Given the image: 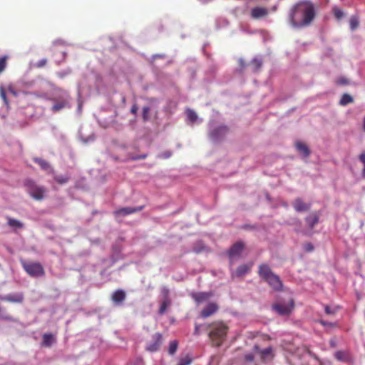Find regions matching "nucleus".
I'll return each instance as SVG.
<instances>
[{
    "label": "nucleus",
    "mask_w": 365,
    "mask_h": 365,
    "mask_svg": "<svg viewBox=\"0 0 365 365\" xmlns=\"http://www.w3.org/2000/svg\"><path fill=\"white\" fill-rule=\"evenodd\" d=\"M316 16L315 8L310 1H301L295 4L289 12V21L294 27L309 25Z\"/></svg>",
    "instance_id": "f257e3e1"
},
{
    "label": "nucleus",
    "mask_w": 365,
    "mask_h": 365,
    "mask_svg": "<svg viewBox=\"0 0 365 365\" xmlns=\"http://www.w3.org/2000/svg\"><path fill=\"white\" fill-rule=\"evenodd\" d=\"M207 329L212 344L217 347L220 346L226 339L228 327L222 322H214L207 325Z\"/></svg>",
    "instance_id": "f03ea898"
},
{
    "label": "nucleus",
    "mask_w": 365,
    "mask_h": 365,
    "mask_svg": "<svg viewBox=\"0 0 365 365\" xmlns=\"http://www.w3.org/2000/svg\"><path fill=\"white\" fill-rule=\"evenodd\" d=\"M259 276L265 281L269 286L274 291L279 292L283 289V283L279 277L274 274L270 267L266 264L259 266Z\"/></svg>",
    "instance_id": "7ed1b4c3"
},
{
    "label": "nucleus",
    "mask_w": 365,
    "mask_h": 365,
    "mask_svg": "<svg viewBox=\"0 0 365 365\" xmlns=\"http://www.w3.org/2000/svg\"><path fill=\"white\" fill-rule=\"evenodd\" d=\"M24 185L28 193L34 199L41 200L45 197L47 192V190L45 187L38 185L31 179H26L24 182Z\"/></svg>",
    "instance_id": "20e7f679"
},
{
    "label": "nucleus",
    "mask_w": 365,
    "mask_h": 365,
    "mask_svg": "<svg viewBox=\"0 0 365 365\" xmlns=\"http://www.w3.org/2000/svg\"><path fill=\"white\" fill-rule=\"evenodd\" d=\"M21 264L25 272L32 277H42L45 274L44 269L39 262L22 261Z\"/></svg>",
    "instance_id": "39448f33"
},
{
    "label": "nucleus",
    "mask_w": 365,
    "mask_h": 365,
    "mask_svg": "<svg viewBox=\"0 0 365 365\" xmlns=\"http://www.w3.org/2000/svg\"><path fill=\"white\" fill-rule=\"evenodd\" d=\"M70 96L68 93H65L63 96L53 98L52 101L55 103L51 107V110L53 113H57L63 109L71 108L70 104Z\"/></svg>",
    "instance_id": "423d86ee"
},
{
    "label": "nucleus",
    "mask_w": 365,
    "mask_h": 365,
    "mask_svg": "<svg viewBox=\"0 0 365 365\" xmlns=\"http://www.w3.org/2000/svg\"><path fill=\"white\" fill-rule=\"evenodd\" d=\"M294 307V302L292 299L289 300L287 304L276 303L272 305V309L279 315H289Z\"/></svg>",
    "instance_id": "0eeeda50"
},
{
    "label": "nucleus",
    "mask_w": 365,
    "mask_h": 365,
    "mask_svg": "<svg viewBox=\"0 0 365 365\" xmlns=\"http://www.w3.org/2000/svg\"><path fill=\"white\" fill-rule=\"evenodd\" d=\"M227 133V127L225 125H221L210 130L209 133V137L212 141L218 142L222 140Z\"/></svg>",
    "instance_id": "6e6552de"
},
{
    "label": "nucleus",
    "mask_w": 365,
    "mask_h": 365,
    "mask_svg": "<svg viewBox=\"0 0 365 365\" xmlns=\"http://www.w3.org/2000/svg\"><path fill=\"white\" fill-rule=\"evenodd\" d=\"M244 248L245 244L241 241L237 242L232 245L227 252L231 263L233 262L235 259L240 257Z\"/></svg>",
    "instance_id": "1a4fd4ad"
},
{
    "label": "nucleus",
    "mask_w": 365,
    "mask_h": 365,
    "mask_svg": "<svg viewBox=\"0 0 365 365\" xmlns=\"http://www.w3.org/2000/svg\"><path fill=\"white\" fill-rule=\"evenodd\" d=\"M152 340L146 346V350L148 351L154 352L158 350L162 344L163 336L160 333H155L152 336Z\"/></svg>",
    "instance_id": "9d476101"
},
{
    "label": "nucleus",
    "mask_w": 365,
    "mask_h": 365,
    "mask_svg": "<svg viewBox=\"0 0 365 365\" xmlns=\"http://www.w3.org/2000/svg\"><path fill=\"white\" fill-rule=\"evenodd\" d=\"M253 267V262L240 264L235 272L231 273L232 277H242L248 274Z\"/></svg>",
    "instance_id": "9b49d317"
},
{
    "label": "nucleus",
    "mask_w": 365,
    "mask_h": 365,
    "mask_svg": "<svg viewBox=\"0 0 365 365\" xmlns=\"http://www.w3.org/2000/svg\"><path fill=\"white\" fill-rule=\"evenodd\" d=\"M269 11L265 7L256 6L251 9L250 16L253 19H259L266 17Z\"/></svg>",
    "instance_id": "f8f14e48"
},
{
    "label": "nucleus",
    "mask_w": 365,
    "mask_h": 365,
    "mask_svg": "<svg viewBox=\"0 0 365 365\" xmlns=\"http://www.w3.org/2000/svg\"><path fill=\"white\" fill-rule=\"evenodd\" d=\"M144 206H139L136 207H123L120 209H118L114 212V215L115 216H126L133 213H135L136 212H139L143 209Z\"/></svg>",
    "instance_id": "ddd939ff"
},
{
    "label": "nucleus",
    "mask_w": 365,
    "mask_h": 365,
    "mask_svg": "<svg viewBox=\"0 0 365 365\" xmlns=\"http://www.w3.org/2000/svg\"><path fill=\"white\" fill-rule=\"evenodd\" d=\"M218 309V306L216 303H209L200 312V316L202 318H207L215 314Z\"/></svg>",
    "instance_id": "4468645a"
},
{
    "label": "nucleus",
    "mask_w": 365,
    "mask_h": 365,
    "mask_svg": "<svg viewBox=\"0 0 365 365\" xmlns=\"http://www.w3.org/2000/svg\"><path fill=\"white\" fill-rule=\"evenodd\" d=\"M254 349L255 351L260 355L261 359L263 361L267 360L268 358L272 359L274 356L273 351L271 347H268L264 349H260L258 346L255 345Z\"/></svg>",
    "instance_id": "2eb2a0df"
},
{
    "label": "nucleus",
    "mask_w": 365,
    "mask_h": 365,
    "mask_svg": "<svg viewBox=\"0 0 365 365\" xmlns=\"http://www.w3.org/2000/svg\"><path fill=\"white\" fill-rule=\"evenodd\" d=\"M1 300L13 303H21L24 300V294L21 292L9 294L3 297Z\"/></svg>",
    "instance_id": "dca6fc26"
},
{
    "label": "nucleus",
    "mask_w": 365,
    "mask_h": 365,
    "mask_svg": "<svg viewBox=\"0 0 365 365\" xmlns=\"http://www.w3.org/2000/svg\"><path fill=\"white\" fill-rule=\"evenodd\" d=\"M209 292H194L191 294L192 298L198 304L208 300L212 297Z\"/></svg>",
    "instance_id": "f3484780"
},
{
    "label": "nucleus",
    "mask_w": 365,
    "mask_h": 365,
    "mask_svg": "<svg viewBox=\"0 0 365 365\" xmlns=\"http://www.w3.org/2000/svg\"><path fill=\"white\" fill-rule=\"evenodd\" d=\"M319 215L317 212H312L305 218V222L310 230L319 223Z\"/></svg>",
    "instance_id": "a211bd4d"
},
{
    "label": "nucleus",
    "mask_w": 365,
    "mask_h": 365,
    "mask_svg": "<svg viewBox=\"0 0 365 365\" xmlns=\"http://www.w3.org/2000/svg\"><path fill=\"white\" fill-rule=\"evenodd\" d=\"M125 292L122 289H117L115 291L111 297V299L116 304H122L125 299Z\"/></svg>",
    "instance_id": "6ab92c4d"
},
{
    "label": "nucleus",
    "mask_w": 365,
    "mask_h": 365,
    "mask_svg": "<svg viewBox=\"0 0 365 365\" xmlns=\"http://www.w3.org/2000/svg\"><path fill=\"white\" fill-rule=\"evenodd\" d=\"M295 147H296V149L297 150V151L301 155H302L304 157L309 156L310 150H309L308 146L305 143H304L301 141H297L295 143Z\"/></svg>",
    "instance_id": "aec40b11"
},
{
    "label": "nucleus",
    "mask_w": 365,
    "mask_h": 365,
    "mask_svg": "<svg viewBox=\"0 0 365 365\" xmlns=\"http://www.w3.org/2000/svg\"><path fill=\"white\" fill-rule=\"evenodd\" d=\"M294 208L297 212H302L309 210V206L304 203L302 200L297 199L294 202Z\"/></svg>",
    "instance_id": "412c9836"
},
{
    "label": "nucleus",
    "mask_w": 365,
    "mask_h": 365,
    "mask_svg": "<svg viewBox=\"0 0 365 365\" xmlns=\"http://www.w3.org/2000/svg\"><path fill=\"white\" fill-rule=\"evenodd\" d=\"M54 341V338L51 334H44L43 336V344L46 346H50Z\"/></svg>",
    "instance_id": "4be33fe9"
},
{
    "label": "nucleus",
    "mask_w": 365,
    "mask_h": 365,
    "mask_svg": "<svg viewBox=\"0 0 365 365\" xmlns=\"http://www.w3.org/2000/svg\"><path fill=\"white\" fill-rule=\"evenodd\" d=\"M353 101H354V99L349 94L344 93L341 96L339 103L341 106H346L349 103H352Z\"/></svg>",
    "instance_id": "5701e85b"
},
{
    "label": "nucleus",
    "mask_w": 365,
    "mask_h": 365,
    "mask_svg": "<svg viewBox=\"0 0 365 365\" xmlns=\"http://www.w3.org/2000/svg\"><path fill=\"white\" fill-rule=\"evenodd\" d=\"M178 343L177 341L174 340V341H172L170 344H169V346H168V354H170V355H173L177 349H178Z\"/></svg>",
    "instance_id": "b1692460"
},
{
    "label": "nucleus",
    "mask_w": 365,
    "mask_h": 365,
    "mask_svg": "<svg viewBox=\"0 0 365 365\" xmlns=\"http://www.w3.org/2000/svg\"><path fill=\"white\" fill-rule=\"evenodd\" d=\"M186 114H187V117L188 120L190 122L194 123L197 120V115L194 110H192L191 109H187L186 111Z\"/></svg>",
    "instance_id": "393cba45"
},
{
    "label": "nucleus",
    "mask_w": 365,
    "mask_h": 365,
    "mask_svg": "<svg viewBox=\"0 0 365 365\" xmlns=\"http://www.w3.org/2000/svg\"><path fill=\"white\" fill-rule=\"evenodd\" d=\"M262 62L260 59L259 58H254L252 61V69L255 72H257L258 71L261 66H262Z\"/></svg>",
    "instance_id": "a878e982"
},
{
    "label": "nucleus",
    "mask_w": 365,
    "mask_h": 365,
    "mask_svg": "<svg viewBox=\"0 0 365 365\" xmlns=\"http://www.w3.org/2000/svg\"><path fill=\"white\" fill-rule=\"evenodd\" d=\"M192 359L190 356L186 355L184 357L180 359L178 365H190Z\"/></svg>",
    "instance_id": "bb28decb"
},
{
    "label": "nucleus",
    "mask_w": 365,
    "mask_h": 365,
    "mask_svg": "<svg viewBox=\"0 0 365 365\" xmlns=\"http://www.w3.org/2000/svg\"><path fill=\"white\" fill-rule=\"evenodd\" d=\"M34 162L38 164L43 170H46L49 168V164L46 160L41 158H35Z\"/></svg>",
    "instance_id": "cd10ccee"
},
{
    "label": "nucleus",
    "mask_w": 365,
    "mask_h": 365,
    "mask_svg": "<svg viewBox=\"0 0 365 365\" xmlns=\"http://www.w3.org/2000/svg\"><path fill=\"white\" fill-rule=\"evenodd\" d=\"M8 58L9 56L6 55L0 57V73L5 70Z\"/></svg>",
    "instance_id": "c85d7f7f"
},
{
    "label": "nucleus",
    "mask_w": 365,
    "mask_h": 365,
    "mask_svg": "<svg viewBox=\"0 0 365 365\" xmlns=\"http://www.w3.org/2000/svg\"><path fill=\"white\" fill-rule=\"evenodd\" d=\"M8 224L11 227L21 228L23 227V224L17 220L9 218L8 220Z\"/></svg>",
    "instance_id": "c756f323"
},
{
    "label": "nucleus",
    "mask_w": 365,
    "mask_h": 365,
    "mask_svg": "<svg viewBox=\"0 0 365 365\" xmlns=\"http://www.w3.org/2000/svg\"><path fill=\"white\" fill-rule=\"evenodd\" d=\"M359 22L356 16H351L349 21L350 28L352 31L355 30L359 26Z\"/></svg>",
    "instance_id": "7c9ffc66"
},
{
    "label": "nucleus",
    "mask_w": 365,
    "mask_h": 365,
    "mask_svg": "<svg viewBox=\"0 0 365 365\" xmlns=\"http://www.w3.org/2000/svg\"><path fill=\"white\" fill-rule=\"evenodd\" d=\"M0 96L6 106H9V101L6 97V92L4 86H0Z\"/></svg>",
    "instance_id": "2f4dec72"
},
{
    "label": "nucleus",
    "mask_w": 365,
    "mask_h": 365,
    "mask_svg": "<svg viewBox=\"0 0 365 365\" xmlns=\"http://www.w3.org/2000/svg\"><path fill=\"white\" fill-rule=\"evenodd\" d=\"M68 180L69 178L68 177L63 175H57L54 178V180L61 185L66 183Z\"/></svg>",
    "instance_id": "473e14b6"
},
{
    "label": "nucleus",
    "mask_w": 365,
    "mask_h": 365,
    "mask_svg": "<svg viewBox=\"0 0 365 365\" xmlns=\"http://www.w3.org/2000/svg\"><path fill=\"white\" fill-rule=\"evenodd\" d=\"M333 12H334V16L337 19H341L344 16L343 11L341 9L338 8V7L334 8L333 9Z\"/></svg>",
    "instance_id": "72a5a7b5"
},
{
    "label": "nucleus",
    "mask_w": 365,
    "mask_h": 365,
    "mask_svg": "<svg viewBox=\"0 0 365 365\" xmlns=\"http://www.w3.org/2000/svg\"><path fill=\"white\" fill-rule=\"evenodd\" d=\"M359 160L363 163L364 168L361 171V175L364 178H365V153H362L359 157Z\"/></svg>",
    "instance_id": "f704fd0d"
},
{
    "label": "nucleus",
    "mask_w": 365,
    "mask_h": 365,
    "mask_svg": "<svg viewBox=\"0 0 365 365\" xmlns=\"http://www.w3.org/2000/svg\"><path fill=\"white\" fill-rule=\"evenodd\" d=\"M149 112H150V108L149 107H143V118L144 120H148L149 118Z\"/></svg>",
    "instance_id": "c9c22d12"
},
{
    "label": "nucleus",
    "mask_w": 365,
    "mask_h": 365,
    "mask_svg": "<svg viewBox=\"0 0 365 365\" xmlns=\"http://www.w3.org/2000/svg\"><path fill=\"white\" fill-rule=\"evenodd\" d=\"M168 305H169V302L164 301L161 304V306H160V309H159V313L161 314H164L165 312Z\"/></svg>",
    "instance_id": "e433bc0d"
},
{
    "label": "nucleus",
    "mask_w": 365,
    "mask_h": 365,
    "mask_svg": "<svg viewBox=\"0 0 365 365\" xmlns=\"http://www.w3.org/2000/svg\"><path fill=\"white\" fill-rule=\"evenodd\" d=\"M336 83L338 85L344 86V85H348L349 83V80L347 78L341 77V78H339L336 81Z\"/></svg>",
    "instance_id": "4c0bfd02"
},
{
    "label": "nucleus",
    "mask_w": 365,
    "mask_h": 365,
    "mask_svg": "<svg viewBox=\"0 0 365 365\" xmlns=\"http://www.w3.org/2000/svg\"><path fill=\"white\" fill-rule=\"evenodd\" d=\"M335 357L340 361L345 360V354L341 351H339L336 352Z\"/></svg>",
    "instance_id": "58836bf2"
},
{
    "label": "nucleus",
    "mask_w": 365,
    "mask_h": 365,
    "mask_svg": "<svg viewBox=\"0 0 365 365\" xmlns=\"http://www.w3.org/2000/svg\"><path fill=\"white\" fill-rule=\"evenodd\" d=\"M245 359L248 362H252L254 360V355L252 354H246L245 355Z\"/></svg>",
    "instance_id": "ea45409f"
},
{
    "label": "nucleus",
    "mask_w": 365,
    "mask_h": 365,
    "mask_svg": "<svg viewBox=\"0 0 365 365\" xmlns=\"http://www.w3.org/2000/svg\"><path fill=\"white\" fill-rule=\"evenodd\" d=\"M148 156L147 154H143L140 155H135L130 158L131 160H140V159H145Z\"/></svg>",
    "instance_id": "a19ab883"
},
{
    "label": "nucleus",
    "mask_w": 365,
    "mask_h": 365,
    "mask_svg": "<svg viewBox=\"0 0 365 365\" xmlns=\"http://www.w3.org/2000/svg\"><path fill=\"white\" fill-rule=\"evenodd\" d=\"M8 91L11 93L14 96H17L18 93L12 86L8 87Z\"/></svg>",
    "instance_id": "79ce46f5"
},
{
    "label": "nucleus",
    "mask_w": 365,
    "mask_h": 365,
    "mask_svg": "<svg viewBox=\"0 0 365 365\" xmlns=\"http://www.w3.org/2000/svg\"><path fill=\"white\" fill-rule=\"evenodd\" d=\"M304 249L307 252H312L314 250V247L311 243H307L304 245Z\"/></svg>",
    "instance_id": "37998d69"
},
{
    "label": "nucleus",
    "mask_w": 365,
    "mask_h": 365,
    "mask_svg": "<svg viewBox=\"0 0 365 365\" xmlns=\"http://www.w3.org/2000/svg\"><path fill=\"white\" fill-rule=\"evenodd\" d=\"M200 325L197 324H195V330H194V334L195 335L198 336V335L200 334Z\"/></svg>",
    "instance_id": "c03bdc74"
},
{
    "label": "nucleus",
    "mask_w": 365,
    "mask_h": 365,
    "mask_svg": "<svg viewBox=\"0 0 365 365\" xmlns=\"http://www.w3.org/2000/svg\"><path fill=\"white\" fill-rule=\"evenodd\" d=\"M46 63H47L46 59H41L37 63V66L39 68L43 67L46 64Z\"/></svg>",
    "instance_id": "a18cd8bd"
},
{
    "label": "nucleus",
    "mask_w": 365,
    "mask_h": 365,
    "mask_svg": "<svg viewBox=\"0 0 365 365\" xmlns=\"http://www.w3.org/2000/svg\"><path fill=\"white\" fill-rule=\"evenodd\" d=\"M172 153L170 151H165L160 155L161 158H168L171 156Z\"/></svg>",
    "instance_id": "49530a36"
},
{
    "label": "nucleus",
    "mask_w": 365,
    "mask_h": 365,
    "mask_svg": "<svg viewBox=\"0 0 365 365\" xmlns=\"http://www.w3.org/2000/svg\"><path fill=\"white\" fill-rule=\"evenodd\" d=\"M325 312L327 314H332L334 313L329 306L325 307Z\"/></svg>",
    "instance_id": "de8ad7c7"
},
{
    "label": "nucleus",
    "mask_w": 365,
    "mask_h": 365,
    "mask_svg": "<svg viewBox=\"0 0 365 365\" xmlns=\"http://www.w3.org/2000/svg\"><path fill=\"white\" fill-rule=\"evenodd\" d=\"M138 109V106L136 105H133L131 108L130 111L133 114H136Z\"/></svg>",
    "instance_id": "09e8293b"
},
{
    "label": "nucleus",
    "mask_w": 365,
    "mask_h": 365,
    "mask_svg": "<svg viewBox=\"0 0 365 365\" xmlns=\"http://www.w3.org/2000/svg\"><path fill=\"white\" fill-rule=\"evenodd\" d=\"M363 128L365 131V117H364V122H363Z\"/></svg>",
    "instance_id": "8fccbe9b"
},
{
    "label": "nucleus",
    "mask_w": 365,
    "mask_h": 365,
    "mask_svg": "<svg viewBox=\"0 0 365 365\" xmlns=\"http://www.w3.org/2000/svg\"><path fill=\"white\" fill-rule=\"evenodd\" d=\"M165 294H168V289H165Z\"/></svg>",
    "instance_id": "3c124183"
}]
</instances>
